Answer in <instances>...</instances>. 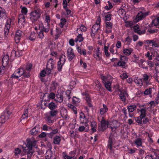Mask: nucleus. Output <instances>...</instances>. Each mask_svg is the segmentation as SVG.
<instances>
[{
  "label": "nucleus",
  "instance_id": "obj_47",
  "mask_svg": "<svg viewBox=\"0 0 159 159\" xmlns=\"http://www.w3.org/2000/svg\"><path fill=\"white\" fill-rule=\"evenodd\" d=\"M21 12L22 13V14L26 15L28 12V10L27 8L25 7H23L21 8Z\"/></svg>",
  "mask_w": 159,
  "mask_h": 159
},
{
  "label": "nucleus",
  "instance_id": "obj_18",
  "mask_svg": "<svg viewBox=\"0 0 159 159\" xmlns=\"http://www.w3.org/2000/svg\"><path fill=\"white\" fill-rule=\"evenodd\" d=\"M9 62V57L7 54L4 55L2 59V64L3 66H5L7 65Z\"/></svg>",
  "mask_w": 159,
  "mask_h": 159
},
{
  "label": "nucleus",
  "instance_id": "obj_54",
  "mask_svg": "<svg viewBox=\"0 0 159 159\" xmlns=\"http://www.w3.org/2000/svg\"><path fill=\"white\" fill-rule=\"evenodd\" d=\"M134 29L135 32L138 33H140L139 32V28L138 25H135L134 27Z\"/></svg>",
  "mask_w": 159,
  "mask_h": 159
},
{
  "label": "nucleus",
  "instance_id": "obj_19",
  "mask_svg": "<svg viewBox=\"0 0 159 159\" xmlns=\"http://www.w3.org/2000/svg\"><path fill=\"white\" fill-rule=\"evenodd\" d=\"M91 126L90 130L92 133H93L95 132L97 130V124L95 121L93 120L91 122Z\"/></svg>",
  "mask_w": 159,
  "mask_h": 159
},
{
  "label": "nucleus",
  "instance_id": "obj_9",
  "mask_svg": "<svg viewBox=\"0 0 159 159\" xmlns=\"http://www.w3.org/2000/svg\"><path fill=\"white\" fill-rule=\"evenodd\" d=\"M23 74V68H20L17 69L14 71L11 77V78L17 79Z\"/></svg>",
  "mask_w": 159,
  "mask_h": 159
},
{
  "label": "nucleus",
  "instance_id": "obj_23",
  "mask_svg": "<svg viewBox=\"0 0 159 159\" xmlns=\"http://www.w3.org/2000/svg\"><path fill=\"white\" fill-rule=\"evenodd\" d=\"M136 108L137 106L135 104L127 106V109L129 113L133 112L136 109Z\"/></svg>",
  "mask_w": 159,
  "mask_h": 159
},
{
  "label": "nucleus",
  "instance_id": "obj_12",
  "mask_svg": "<svg viewBox=\"0 0 159 159\" xmlns=\"http://www.w3.org/2000/svg\"><path fill=\"white\" fill-rule=\"evenodd\" d=\"M149 11L143 12L142 11H139L136 17V20L139 21L142 19L143 18L149 14Z\"/></svg>",
  "mask_w": 159,
  "mask_h": 159
},
{
  "label": "nucleus",
  "instance_id": "obj_34",
  "mask_svg": "<svg viewBox=\"0 0 159 159\" xmlns=\"http://www.w3.org/2000/svg\"><path fill=\"white\" fill-rule=\"evenodd\" d=\"M36 38V34L34 32L31 33L28 37L29 39L31 41L34 40Z\"/></svg>",
  "mask_w": 159,
  "mask_h": 159
},
{
  "label": "nucleus",
  "instance_id": "obj_42",
  "mask_svg": "<svg viewBox=\"0 0 159 159\" xmlns=\"http://www.w3.org/2000/svg\"><path fill=\"white\" fill-rule=\"evenodd\" d=\"M120 61L126 64L128 61V58L125 56L120 55Z\"/></svg>",
  "mask_w": 159,
  "mask_h": 159
},
{
  "label": "nucleus",
  "instance_id": "obj_24",
  "mask_svg": "<svg viewBox=\"0 0 159 159\" xmlns=\"http://www.w3.org/2000/svg\"><path fill=\"white\" fill-rule=\"evenodd\" d=\"M61 141V137L57 135L53 139V143L54 144L59 145Z\"/></svg>",
  "mask_w": 159,
  "mask_h": 159
},
{
  "label": "nucleus",
  "instance_id": "obj_2",
  "mask_svg": "<svg viewBox=\"0 0 159 159\" xmlns=\"http://www.w3.org/2000/svg\"><path fill=\"white\" fill-rule=\"evenodd\" d=\"M13 107L11 106L8 107L0 117V123H4L9 118Z\"/></svg>",
  "mask_w": 159,
  "mask_h": 159
},
{
  "label": "nucleus",
  "instance_id": "obj_30",
  "mask_svg": "<svg viewBox=\"0 0 159 159\" xmlns=\"http://www.w3.org/2000/svg\"><path fill=\"white\" fill-rule=\"evenodd\" d=\"M84 39V38L82 36V34L79 33L76 38L75 39V42H77L78 41L81 42L83 41Z\"/></svg>",
  "mask_w": 159,
  "mask_h": 159
},
{
  "label": "nucleus",
  "instance_id": "obj_28",
  "mask_svg": "<svg viewBox=\"0 0 159 159\" xmlns=\"http://www.w3.org/2000/svg\"><path fill=\"white\" fill-rule=\"evenodd\" d=\"M52 154V152L51 150H48L46 153L45 159H51Z\"/></svg>",
  "mask_w": 159,
  "mask_h": 159
},
{
  "label": "nucleus",
  "instance_id": "obj_63",
  "mask_svg": "<svg viewBox=\"0 0 159 159\" xmlns=\"http://www.w3.org/2000/svg\"><path fill=\"white\" fill-rule=\"evenodd\" d=\"M64 8L65 9V10H66L67 15V16H70L71 13V10L69 9L67 7H65Z\"/></svg>",
  "mask_w": 159,
  "mask_h": 159
},
{
  "label": "nucleus",
  "instance_id": "obj_58",
  "mask_svg": "<svg viewBox=\"0 0 159 159\" xmlns=\"http://www.w3.org/2000/svg\"><path fill=\"white\" fill-rule=\"evenodd\" d=\"M66 20L64 18H62L61 20L60 24L62 25V27L66 23Z\"/></svg>",
  "mask_w": 159,
  "mask_h": 159
},
{
  "label": "nucleus",
  "instance_id": "obj_25",
  "mask_svg": "<svg viewBox=\"0 0 159 159\" xmlns=\"http://www.w3.org/2000/svg\"><path fill=\"white\" fill-rule=\"evenodd\" d=\"M103 108H101L100 110V113L102 115L104 114L108 111V108L106 105L103 104Z\"/></svg>",
  "mask_w": 159,
  "mask_h": 159
},
{
  "label": "nucleus",
  "instance_id": "obj_39",
  "mask_svg": "<svg viewBox=\"0 0 159 159\" xmlns=\"http://www.w3.org/2000/svg\"><path fill=\"white\" fill-rule=\"evenodd\" d=\"M68 106L69 107H70V108H71L72 110L74 112V114H76L77 113V109L75 107L74 105L70 104H68Z\"/></svg>",
  "mask_w": 159,
  "mask_h": 159
},
{
  "label": "nucleus",
  "instance_id": "obj_41",
  "mask_svg": "<svg viewBox=\"0 0 159 159\" xmlns=\"http://www.w3.org/2000/svg\"><path fill=\"white\" fill-rule=\"evenodd\" d=\"M80 99L75 97H74L73 98L72 102L74 104H77L80 102Z\"/></svg>",
  "mask_w": 159,
  "mask_h": 159
},
{
  "label": "nucleus",
  "instance_id": "obj_36",
  "mask_svg": "<svg viewBox=\"0 0 159 159\" xmlns=\"http://www.w3.org/2000/svg\"><path fill=\"white\" fill-rule=\"evenodd\" d=\"M30 71L28 70L25 69L23 68V75L24 77L28 78L30 77Z\"/></svg>",
  "mask_w": 159,
  "mask_h": 159
},
{
  "label": "nucleus",
  "instance_id": "obj_5",
  "mask_svg": "<svg viewBox=\"0 0 159 159\" xmlns=\"http://www.w3.org/2000/svg\"><path fill=\"white\" fill-rule=\"evenodd\" d=\"M55 62L52 58H50L47 61L46 65V70L47 72V74L49 75L52 71V70L53 69Z\"/></svg>",
  "mask_w": 159,
  "mask_h": 159
},
{
  "label": "nucleus",
  "instance_id": "obj_31",
  "mask_svg": "<svg viewBox=\"0 0 159 159\" xmlns=\"http://www.w3.org/2000/svg\"><path fill=\"white\" fill-rule=\"evenodd\" d=\"M105 86L106 88L110 92H111L112 90L111 89V83L109 81H107L106 82H105L104 83Z\"/></svg>",
  "mask_w": 159,
  "mask_h": 159
},
{
  "label": "nucleus",
  "instance_id": "obj_4",
  "mask_svg": "<svg viewBox=\"0 0 159 159\" xmlns=\"http://www.w3.org/2000/svg\"><path fill=\"white\" fill-rule=\"evenodd\" d=\"M40 8L36 6L34 7V10L30 13V19L32 22H35L37 20L40 16Z\"/></svg>",
  "mask_w": 159,
  "mask_h": 159
},
{
  "label": "nucleus",
  "instance_id": "obj_10",
  "mask_svg": "<svg viewBox=\"0 0 159 159\" xmlns=\"http://www.w3.org/2000/svg\"><path fill=\"white\" fill-rule=\"evenodd\" d=\"M23 48L21 44H18L17 46V48L15 50H13L12 52L15 54V56L19 57L22 55Z\"/></svg>",
  "mask_w": 159,
  "mask_h": 159
},
{
  "label": "nucleus",
  "instance_id": "obj_22",
  "mask_svg": "<svg viewBox=\"0 0 159 159\" xmlns=\"http://www.w3.org/2000/svg\"><path fill=\"white\" fill-rule=\"evenodd\" d=\"M133 51V49L132 48H124L123 49V52L124 54L126 55L129 56Z\"/></svg>",
  "mask_w": 159,
  "mask_h": 159
},
{
  "label": "nucleus",
  "instance_id": "obj_38",
  "mask_svg": "<svg viewBox=\"0 0 159 159\" xmlns=\"http://www.w3.org/2000/svg\"><path fill=\"white\" fill-rule=\"evenodd\" d=\"M85 100H86L87 104L89 107H92L93 105L91 103V99L89 97V96L85 97Z\"/></svg>",
  "mask_w": 159,
  "mask_h": 159
},
{
  "label": "nucleus",
  "instance_id": "obj_35",
  "mask_svg": "<svg viewBox=\"0 0 159 159\" xmlns=\"http://www.w3.org/2000/svg\"><path fill=\"white\" fill-rule=\"evenodd\" d=\"M113 144V141L112 138L111 137V136H110L109 138V140L108 141V148L110 149V150H112V146Z\"/></svg>",
  "mask_w": 159,
  "mask_h": 159
},
{
  "label": "nucleus",
  "instance_id": "obj_56",
  "mask_svg": "<svg viewBox=\"0 0 159 159\" xmlns=\"http://www.w3.org/2000/svg\"><path fill=\"white\" fill-rule=\"evenodd\" d=\"M32 65L31 64H27L26 65L25 68V69L27 70H29L30 71V70L32 68Z\"/></svg>",
  "mask_w": 159,
  "mask_h": 159
},
{
  "label": "nucleus",
  "instance_id": "obj_29",
  "mask_svg": "<svg viewBox=\"0 0 159 159\" xmlns=\"http://www.w3.org/2000/svg\"><path fill=\"white\" fill-rule=\"evenodd\" d=\"M100 26L99 25H98L97 24H95L93 25L92 26L91 29L92 32H93L94 33H97L98 30L99 29Z\"/></svg>",
  "mask_w": 159,
  "mask_h": 159
},
{
  "label": "nucleus",
  "instance_id": "obj_6",
  "mask_svg": "<svg viewBox=\"0 0 159 159\" xmlns=\"http://www.w3.org/2000/svg\"><path fill=\"white\" fill-rule=\"evenodd\" d=\"M100 122L101 124H99L98 130L99 131H103L108 127L109 122L108 121H106L104 118L102 117Z\"/></svg>",
  "mask_w": 159,
  "mask_h": 159
},
{
  "label": "nucleus",
  "instance_id": "obj_1",
  "mask_svg": "<svg viewBox=\"0 0 159 159\" xmlns=\"http://www.w3.org/2000/svg\"><path fill=\"white\" fill-rule=\"evenodd\" d=\"M139 111L140 112V116L135 118V121L140 126H142L143 124H146L149 122L148 118L146 117V107L141 108Z\"/></svg>",
  "mask_w": 159,
  "mask_h": 159
},
{
  "label": "nucleus",
  "instance_id": "obj_60",
  "mask_svg": "<svg viewBox=\"0 0 159 159\" xmlns=\"http://www.w3.org/2000/svg\"><path fill=\"white\" fill-rule=\"evenodd\" d=\"M44 36V34L42 30H40L39 32L38 33V36L41 39H42L43 38Z\"/></svg>",
  "mask_w": 159,
  "mask_h": 159
},
{
  "label": "nucleus",
  "instance_id": "obj_61",
  "mask_svg": "<svg viewBox=\"0 0 159 159\" xmlns=\"http://www.w3.org/2000/svg\"><path fill=\"white\" fill-rule=\"evenodd\" d=\"M154 102L153 101H151L149 103L148 105L150 109L152 108L155 106Z\"/></svg>",
  "mask_w": 159,
  "mask_h": 159
},
{
  "label": "nucleus",
  "instance_id": "obj_43",
  "mask_svg": "<svg viewBox=\"0 0 159 159\" xmlns=\"http://www.w3.org/2000/svg\"><path fill=\"white\" fill-rule=\"evenodd\" d=\"M152 89L151 88H149L146 89L144 92V94L145 95L150 94L152 92Z\"/></svg>",
  "mask_w": 159,
  "mask_h": 159
},
{
  "label": "nucleus",
  "instance_id": "obj_51",
  "mask_svg": "<svg viewBox=\"0 0 159 159\" xmlns=\"http://www.w3.org/2000/svg\"><path fill=\"white\" fill-rule=\"evenodd\" d=\"M152 23L154 26H156L157 24H159V17L153 20Z\"/></svg>",
  "mask_w": 159,
  "mask_h": 159
},
{
  "label": "nucleus",
  "instance_id": "obj_59",
  "mask_svg": "<svg viewBox=\"0 0 159 159\" xmlns=\"http://www.w3.org/2000/svg\"><path fill=\"white\" fill-rule=\"evenodd\" d=\"M111 15L110 14H108L106 15L105 16V20L106 21H108L110 20L111 19Z\"/></svg>",
  "mask_w": 159,
  "mask_h": 159
},
{
  "label": "nucleus",
  "instance_id": "obj_46",
  "mask_svg": "<svg viewBox=\"0 0 159 159\" xmlns=\"http://www.w3.org/2000/svg\"><path fill=\"white\" fill-rule=\"evenodd\" d=\"M104 52L106 57H109L110 56V54L108 52V48L107 47L105 46L104 47Z\"/></svg>",
  "mask_w": 159,
  "mask_h": 159
},
{
  "label": "nucleus",
  "instance_id": "obj_20",
  "mask_svg": "<svg viewBox=\"0 0 159 159\" xmlns=\"http://www.w3.org/2000/svg\"><path fill=\"white\" fill-rule=\"evenodd\" d=\"M7 17L5 10L0 7V20L1 19H5Z\"/></svg>",
  "mask_w": 159,
  "mask_h": 159
},
{
  "label": "nucleus",
  "instance_id": "obj_26",
  "mask_svg": "<svg viewBox=\"0 0 159 159\" xmlns=\"http://www.w3.org/2000/svg\"><path fill=\"white\" fill-rule=\"evenodd\" d=\"M134 143L137 145V147L142 146V140L140 138H138L136 139L134 141Z\"/></svg>",
  "mask_w": 159,
  "mask_h": 159
},
{
  "label": "nucleus",
  "instance_id": "obj_32",
  "mask_svg": "<svg viewBox=\"0 0 159 159\" xmlns=\"http://www.w3.org/2000/svg\"><path fill=\"white\" fill-rule=\"evenodd\" d=\"M57 107V104L52 102H50L48 105V107L50 110L54 109L56 108Z\"/></svg>",
  "mask_w": 159,
  "mask_h": 159
},
{
  "label": "nucleus",
  "instance_id": "obj_48",
  "mask_svg": "<svg viewBox=\"0 0 159 159\" xmlns=\"http://www.w3.org/2000/svg\"><path fill=\"white\" fill-rule=\"evenodd\" d=\"M115 47V45L114 44L112 45L110 48V51L112 54H116L117 52V51L116 50V52H115V50L114 49V48Z\"/></svg>",
  "mask_w": 159,
  "mask_h": 159
},
{
  "label": "nucleus",
  "instance_id": "obj_14",
  "mask_svg": "<svg viewBox=\"0 0 159 159\" xmlns=\"http://www.w3.org/2000/svg\"><path fill=\"white\" fill-rule=\"evenodd\" d=\"M18 24L21 28L24 27L25 24V16L23 14H20L19 16Z\"/></svg>",
  "mask_w": 159,
  "mask_h": 159
},
{
  "label": "nucleus",
  "instance_id": "obj_3",
  "mask_svg": "<svg viewBox=\"0 0 159 159\" xmlns=\"http://www.w3.org/2000/svg\"><path fill=\"white\" fill-rule=\"evenodd\" d=\"M27 144L26 146H20L22 147L23 152L27 153L30 150H32L33 147L37 148L36 146V141L34 140H31L30 139H27L26 140Z\"/></svg>",
  "mask_w": 159,
  "mask_h": 159
},
{
  "label": "nucleus",
  "instance_id": "obj_11",
  "mask_svg": "<svg viewBox=\"0 0 159 159\" xmlns=\"http://www.w3.org/2000/svg\"><path fill=\"white\" fill-rule=\"evenodd\" d=\"M93 57L98 61H100L101 59V52L100 48L98 47L97 48H95L93 52Z\"/></svg>",
  "mask_w": 159,
  "mask_h": 159
},
{
  "label": "nucleus",
  "instance_id": "obj_55",
  "mask_svg": "<svg viewBox=\"0 0 159 159\" xmlns=\"http://www.w3.org/2000/svg\"><path fill=\"white\" fill-rule=\"evenodd\" d=\"M157 30H154L152 29H149L147 31L150 34H154L156 33L157 32Z\"/></svg>",
  "mask_w": 159,
  "mask_h": 159
},
{
  "label": "nucleus",
  "instance_id": "obj_45",
  "mask_svg": "<svg viewBox=\"0 0 159 159\" xmlns=\"http://www.w3.org/2000/svg\"><path fill=\"white\" fill-rule=\"evenodd\" d=\"M56 97V95L55 93L53 92H51L48 95V98L49 100L48 101H49L50 99H54Z\"/></svg>",
  "mask_w": 159,
  "mask_h": 159
},
{
  "label": "nucleus",
  "instance_id": "obj_57",
  "mask_svg": "<svg viewBox=\"0 0 159 159\" xmlns=\"http://www.w3.org/2000/svg\"><path fill=\"white\" fill-rule=\"evenodd\" d=\"M46 70H43L40 73V75L41 77H43L45 76V74H47Z\"/></svg>",
  "mask_w": 159,
  "mask_h": 159
},
{
  "label": "nucleus",
  "instance_id": "obj_64",
  "mask_svg": "<svg viewBox=\"0 0 159 159\" xmlns=\"http://www.w3.org/2000/svg\"><path fill=\"white\" fill-rule=\"evenodd\" d=\"M125 41L128 44H129L131 42L132 39L129 36H128L125 39Z\"/></svg>",
  "mask_w": 159,
  "mask_h": 159
},
{
  "label": "nucleus",
  "instance_id": "obj_7",
  "mask_svg": "<svg viewBox=\"0 0 159 159\" xmlns=\"http://www.w3.org/2000/svg\"><path fill=\"white\" fill-rule=\"evenodd\" d=\"M12 22V20L11 19L8 18L7 19L4 29V34L5 36H7L9 33V29L11 28V25Z\"/></svg>",
  "mask_w": 159,
  "mask_h": 159
},
{
  "label": "nucleus",
  "instance_id": "obj_27",
  "mask_svg": "<svg viewBox=\"0 0 159 159\" xmlns=\"http://www.w3.org/2000/svg\"><path fill=\"white\" fill-rule=\"evenodd\" d=\"M56 99H55V100L58 102L60 103L62 102L63 101V97L62 94L60 93L56 95Z\"/></svg>",
  "mask_w": 159,
  "mask_h": 159
},
{
  "label": "nucleus",
  "instance_id": "obj_17",
  "mask_svg": "<svg viewBox=\"0 0 159 159\" xmlns=\"http://www.w3.org/2000/svg\"><path fill=\"white\" fill-rule=\"evenodd\" d=\"M105 24L106 26L105 32L107 33H111L112 29V23L110 22H106Z\"/></svg>",
  "mask_w": 159,
  "mask_h": 159
},
{
  "label": "nucleus",
  "instance_id": "obj_49",
  "mask_svg": "<svg viewBox=\"0 0 159 159\" xmlns=\"http://www.w3.org/2000/svg\"><path fill=\"white\" fill-rule=\"evenodd\" d=\"M41 30H42L43 32H44L46 33L48 32L49 30V25H47V27L43 26V28L41 29Z\"/></svg>",
  "mask_w": 159,
  "mask_h": 159
},
{
  "label": "nucleus",
  "instance_id": "obj_52",
  "mask_svg": "<svg viewBox=\"0 0 159 159\" xmlns=\"http://www.w3.org/2000/svg\"><path fill=\"white\" fill-rule=\"evenodd\" d=\"M120 76L122 79L124 80L127 78L128 77L129 75H127L126 73H124L121 74Z\"/></svg>",
  "mask_w": 159,
  "mask_h": 159
},
{
  "label": "nucleus",
  "instance_id": "obj_15",
  "mask_svg": "<svg viewBox=\"0 0 159 159\" xmlns=\"http://www.w3.org/2000/svg\"><path fill=\"white\" fill-rule=\"evenodd\" d=\"M119 91L120 92V94L119 95L120 99L123 102H125L126 97L128 96V94L125 90H119Z\"/></svg>",
  "mask_w": 159,
  "mask_h": 159
},
{
  "label": "nucleus",
  "instance_id": "obj_50",
  "mask_svg": "<svg viewBox=\"0 0 159 159\" xmlns=\"http://www.w3.org/2000/svg\"><path fill=\"white\" fill-rule=\"evenodd\" d=\"M96 86L99 89H100L102 87V86L100 84L99 82L97 80H96L95 81Z\"/></svg>",
  "mask_w": 159,
  "mask_h": 159
},
{
  "label": "nucleus",
  "instance_id": "obj_8",
  "mask_svg": "<svg viewBox=\"0 0 159 159\" xmlns=\"http://www.w3.org/2000/svg\"><path fill=\"white\" fill-rule=\"evenodd\" d=\"M66 60V57L65 55H62L60 57L57 62V69L58 71H60L61 70L62 66L64 64Z\"/></svg>",
  "mask_w": 159,
  "mask_h": 159
},
{
  "label": "nucleus",
  "instance_id": "obj_44",
  "mask_svg": "<svg viewBox=\"0 0 159 159\" xmlns=\"http://www.w3.org/2000/svg\"><path fill=\"white\" fill-rule=\"evenodd\" d=\"M126 64L120 60L118 61L117 64V66L121 67L122 68H125V67Z\"/></svg>",
  "mask_w": 159,
  "mask_h": 159
},
{
  "label": "nucleus",
  "instance_id": "obj_37",
  "mask_svg": "<svg viewBox=\"0 0 159 159\" xmlns=\"http://www.w3.org/2000/svg\"><path fill=\"white\" fill-rule=\"evenodd\" d=\"M51 110L49 112V115L53 117L57 115L58 111L57 110L54 109Z\"/></svg>",
  "mask_w": 159,
  "mask_h": 159
},
{
  "label": "nucleus",
  "instance_id": "obj_40",
  "mask_svg": "<svg viewBox=\"0 0 159 159\" xmlns=\"http://www.w3.org/2000/svg\"><path fill=\"white\" fill-rule=\"evenodd\" d=\"M37 128L36 127L33 128L30 131V133L31 134L36 135L37 134L38 132V129H36Z\"/></svg>",
  "mask_w": 159,
  "mask_h": 159
},
{
  "label": "nucleus",
  "instance_id": "obj_62",
  "mask_svg": "<svg viewBox=\"0 0 159 159\" xmlns=\"http://www.w3.org/2000/svg\"><path fill=\"white\" fill-rule=\"evenodd\" d=\"M50 21V18L49 15H47L45 17V21L47 22V25H49V22Z\"/></svg>",
  "mask_w": 159,
  "mask_h": 159
},
{
  "label": "nucleus",
  "instance_id": "obj_16",
  "mask_svg": "<svg viewBox=\"0 0 159 159\" xmlns=\"http://www.w3.org/2000/svg\"><path fill=\"white\" fill-rule=\"evenodd\" d=\"M67 58L70 61L72 60L75 57L73 49L71 48H69L67 51Z\"/></svg>",
  "mask_w": 159,
  "mask_h": 159
},
{
  "label": "nucleus",
  "instance_id": "obj_33",
  "mask_svg": "<svg viewBox=\"0 0 159 159\" xmlns=\"http://www.w3.org/2000/svg\"><path fill=\"white\" fill-rule=\"evenodd\" d=\"M87 29L86 27L83 25H81L79 28H77V32L79 34L80 32L79 31H81L82 32H85L86 31Z\"/></svg>",
  "mask_w": 159,
  "mask_h": 159
},
{
  "label": "nucleus",
  "instance_id": "obj_21",
  "mask_svg": "<svg viewBox=\"0 0 159 159\" xmlns=\"http://www.w3.org/2000/svg\"><path fill=\"white\" fill-rule=\"evenodd\" d=\"M28 112L29 111L28 108H26L24 109L23 113L22 115V116L20 118V119L21 120L25 119H27L28 116Z\"/></svg>",
  "mask_w": 159,
  "mask_h": 159
},
{
  "label": "nucleus",
  "instance_id": "obj_53",
  "mask_svg": "<svg viewBox=\"0 0 159 159\" xmlns=\"http://www.w3.org/2000/svg\"><path fill=\"white\" fill-rule=\"evenodd\" d=\"M143 80L147 83V82L148 81L149 77V76L146 74H144L143 75Z\"/></svg>",
  "mask_w": 159,
  "mask_h": 159
},
{
  "label": "nucleus",
  "instance_id": "obj_13",
  "mask_svg": "<svg viewBox=\"0 0 159 159\" xmlns=\"http://www.w3.org/2000/svg\"><path fill=\"white\" fill-rule=\"evenodd\" d=\"M23 34L24 33L20 30H18L16 31L14 39L16 43H18L20 42L21 37Z\"/></svg>",
  "mask_w": 159,
  "mask_h": 159
}]
</instances>
